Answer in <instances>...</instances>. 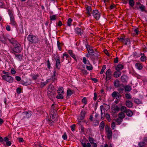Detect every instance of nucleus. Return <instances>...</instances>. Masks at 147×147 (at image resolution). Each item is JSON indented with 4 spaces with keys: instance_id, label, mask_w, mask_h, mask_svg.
<instances>
[{
    "instance_id": "423d86ee",
    "label": "nucleus",
    "mask_w": 147,
    "mask_h": 147,
    "mask_svg": "<svg viewBox=\"0 0 147 147\" xmlns=\"http://www.w3.org/2000/svg\"><path fill=\"white\" fill-rule=\"evenodd\" d=\"M106 78L105 79L106 81H107L111 78L112 72L110 69H108L106 73Z\"/></svg>"
},
{
    "instance_id": "20e7f679",
    "label": "nucleus",
    "mask_w": 147,
    "mask_h": 147,
    "mask_svg": "<svg viewBox=\"0 0 147 147\" xmlns=\"http://www.w3.org/2000/svg\"><path fill=\"white\" fill-rule=\"evenodd\" d=\"M135 8L137 10L140 9L142 11H145V6L142 5L140 2L136 3Z\"/></svg>"
},
{
    "instance_id": "4468645a",
    "label": "nucleus",
    "mask_w": 147,
    "mask_h": 147,
    "mask_svg": "<svg viewBox=\"0 0 147 147\" xmlns=\"http://www.w3.org/2000/svg\"><path fill=\"white\" fill-rule=\"evenodd\" d=\"M121 81L123 82L126 83L127 82L128 77L126 75H123L121 76Z\"/></svg>"
},
{
    "instance_id": "a19ab883",
    "label": "nucleus",
    "mask_w": 147,
    "mask_h": 147,
    "mask_svg": "<svg viewBox=\"0 0 147 147\" xmlns=\"http://www.w3.org/2000/svg\"><path fill=\"white\" fill-rule=\"evenodd\" d=\"M63 94L61 93L58 94V95L56 96V98L59 99H63L64 97Z\"/></svg>"
},
{
    "instance_id": "1a4fd4ad",
    "label": "nucleus",
    "mask_w": 147,
    "mask_h": 147,
    "mask_svg": "<svg viewBox=\"0 0 147 147\" xmlns=\"http://www.w3.org/2000/svg\"><path fill=\"white\" fill-rule=\"evenodd\" d=\"M56 113H50V119L53 122H55L57 120L56 117Z\"/></svg>"
},
{
    "instance_id": "13d9d810",
    "label": "nucleus",
    "mask_w": 147,
    "mask_h": 147,
    "mask_svg": "<svg viewBox=\"0 0 147 147\" xmlns=\"http://www.w3.org/2000/svg\"><path fill=\"white\" fill-rule=\"evenodd\" d=\"M88 140L91 144H92V143H94V140L90 136L88 138Z\"/></svg>"
},
{
    "instance_id": "4d7b16f0",
    "label": "nucleus",
    "mask_w": 147,
    "mask_h": 147,
    "mask_svg": "<svg viewBox=\"0 0 147 147\" xmlns=\"http://www.w3.org/2000/svg\"><path fill=\"white\" fill-rule=\"evenodd\" d=\"M82 102L84 105H86L87 103L86 98L85 97L83 98L82 99Z\"/></svg>"
},
{
    "instance_id": "ea45409f",
    "label": "nucleus",
    "mask_w": 147,
    "mask_h": 147,
    "mask_svg": "<svg viewBox=\"0 0 147 147\" xmlns=\"http://www.w3.org/2000/svg\"><path fill=\"white\" fill-rule=\"evenodd\" d=\"M80 70H81V72L82 74L83 75H86L88 74V73L86 70L83 69H80Z\"/></svg>"
},
{
    "instance_id": "a878e982",
    "label": "nucleus",
    "mask_w": 147,
    "mask_h": 147,
    "mask_svg": "<svg viewBox=\"0 0 147 147\" xmlns=\"http://www.w3.org/2000/svg\"><path fill=\"white\" fill-rule=\"evenodd\" d=\"M68 53L74 59L75 61H76L77 59L75 57V55L73 53L72 50H69L68 51Z\"/></svg>"
},
{
    "instance_id": "b1692460",
    "label": "nucleus",
    "mask_w": 147,
    "mask_h": 147,
    "mask_svg": "<svg viewBox=\"0 0 147 147\" xmlns=\"http://www.w3.org/2000/svg\"><path fill=\"white\" fill-rule=\"evenodd\" d=\"M121 74V72L120 71L117 70L114 72L113 76L115 78H118L120 76Z\"/></svg>"
},
{
    "instance_id": "c756f323",
    "label": "nucleus",
    "mask_w": 147,
    "mask_h": 147,
    "mask_svg": "<svg viewBox=\"0 0 147 147\" xmlns=\"http://www.w3.org/2000/svg\"><path fill=\"white\" fill-rule=\"evenodd\" d=\"M54 94L55 93H47L48 96L51 99L55 98Z\"/></svg>"
},
{
    "instance_id": "864d4df0",
    "label": "nucleus",
    "mask_w": 147,
    "mask_h": 147,
    "mask_svg": "<svg viewBox=\"0 0 147 147\" xmlns=\"http://www.w3.org/2000/svg\"><path fill=\"white\" fill-rule=\"evenodd\" d=\"M72 94V92L71 90L68 89L67 91V96H70Z\"/></svg>"
},
{
    "instance_id": "dca6fc26",
    "label": "nucleus",
    "mask_w": 147,
    "mask_h": 147,
    "mask_svg": "<svg viewBox=\"0 0 147 147\" xmlns=\"http://www.w3.org/2000/svg\"><path fill=\"white\" fill-rule=\"evenodd\" d=\"M8 40L10 43L13 45V46H15V45L18 42L16 40L13 38L9 39Z\"/></svg>"
},
{
    "instance_id": "f03ea898",
    "label": "nucleus",
    "mask_w": 147,
    "mask_h": 147,
    "mask_svg": "<svg viewBox=\"0 0 147 147\" xmlns=\"http://www.w3.org/2000/svg\"><path fill=\"white\" fill-rule=\"evenodd\" d=\"M13 47L12 50L16 53H20L22 49V47L19 42Z\"/></svg>"
},
{
    "instance_id": "3c124183",
    "label": "nucleus",
    "mask_w": 147,
    "mask_h": 147,
    "mask_svg": "<svg viewBox=\"0 0 147 147\" xmlns=\"http://www.w3.org/2000/svg\"><path fill=\"white\" fill-rule=\"evenodd\" d=\"M93 125L95 126H98L99 123V121L97 120H94L93 122Z\"/></svg>"
},
{
    "instance_id": "f3484780",
    "label": "nucleus",
    "mask_w": 147,
    "mask_h": 147,
    "mask_svg": "<svg viewBox=\"0 0 147 147\" xmlns=\"http://www.w3.org/2000/svg\"><path fill=\"white\" fill-rule=\"evenodd\" d=\"M57 75V73H56V71L55 70H54L53 72V75L51 78L53 82H55V81H56L57 80L56 75Z\"/></svg>"
},
{
    "instance_id": "0e129e2a",
    "label": "nucleus",
    "mask_w": 147,
    "mask_h": 147,
    "mask_svg": "<svg viewBox=\"0 0 147 147\" xmlns=\"http://www.w3.org/2000/svg\"><path fill=\"white\" fill-rule=\"evenodd\" d=\"M85 114L86 112L85 111L82 110L81 111L80 113V116H83L85 117Z\"/></svg>"
},
{
    "instance_id": "6ab92c4d",
    "label": "nucleus",
    "mask_w": 147,
    "mask_h": 147,
    "mask_svg": "<svg viewBox=\"0 0 147 147\" xmlns=\"http://www.w3.org/2000/svg\"><path fill=\"white\" fill-rule=\"evenodd\" d=\"M106 133V136L108 139H110L112 138L113 134L112 131L107 132Z\"/></svg>"
},
{
    "instance_id": "f257e3e1",
    "label": "nucleus",
    "mask_w": 147,
    "mask_h": 147,
    "mask_svg": "<svg viewBox=\"0 0 147 147\" xmlns=\"http://www.w3.org/2000/svg\"><path fill=\"white\" fill-rule=\"evenodd\" d=\"M28 40L32 44L37 43L39 42V39L36 36L32 34H29L27 37Z\"/></svg>"
},
{
    "instance_id": "9b49d317",
    "label": "nucleus",
    "mask_w": 147,
    "mask_h": 147,
    "mask_svg": "<svg viewBox=\"0 0 147 147\" xmlns=\"http://www.w3.org/2000/svg\"><path fill=\"white\" fill-rule=\"evenodd\" d=\"M112 96L113 98L116 97L117 99L120 98L121 97V95L118 92L116 91L113 92L112 93Z\"/></svg>"
},
{
    "instance_id": "473e14b6",
    "label": "nucleus",
    "mask_w": 147,
    "mask_h": 147,
    "mask_svg": "<svg viewBox=\"0 0 147 147\" xmlns=\"http://www.w3.org/2000/svg\"><path fill=\"white\" fill-rule=\"evenodd\" d=\"M134 102L136 104L139 105L142 104V100L137 98H135L134 100Z\"/></svg>"
},
{
    "instance_id": "e433bc0d",
    "label": "nucleus",
    "mask_w": 147,
    "mask_h": 147,
    "mask_svg": "<svg viewBox=\"0 0 147 147\" xmlns=\"http://www.w3.org/2000/svg\"><path fill=\"white\" fill-rule=\"evenodd\" d=\"M48 89L49 90H51L52 91H53V90L55 92V91L54 86L53 85H52L51 84H50L48 88Z\"/></svg>"
},
{
    "instance_id": "2eb2a0df",
    "label": "nucleus",
    "mask_w": 147,
    "mask_h": 147,
    "mask_svg": "<svg viewBox=\"0 0 147 147\" xmlns=\"http://www.w3.org/2000/svg\"><path fill=\"white\" fill-rule=\"evenodd\" d=\"M56 105L55 104H53L51 107V108L50 110V113H56L57 111V109H56Z\"/></svg>"
},
{
    "instance_id": "f8f14e48",
    "label": "nucleus",
    "mask_w": 147,
    "mask_h": 147,
    "mask_svg": "<svg viewBox=\"0 0 147 147\" xmlns=\"http://www.w3.org/2000/svg\"><path fill=\"white\" fill-rule=\"evenodd\" d=\"M90 58L93 61H94L95 60L98 61L100 57L99 56L98 54V53H95V55H91Z\"/></svg>"
},
{
    "instance_id": "338daca9",
    "label": "nucleus",
    "mask_w": 147,
    "mask_h": 147,
    "mask_svg": "<svg viewBox=\"0 0 147 147\" xmlns=\"http://www.w3.org/2000/svg\"><path fill=\"white\" fill-rule=\"evenodd\" d=\"M134 34H135L137 35H138V34H139V32L138 28H137L134 29Z\"/></svg>"
},
{
    "instance_id": "0eeeda50",
    "label": "nucleus",
    "mask_w": 147,
    "mask_h": 147,
    "mask_svg": "<svg viewBox=\"0 0 147 147\" xmlns=\"http://www.w3.org/2000/svg\"><path fill=\"white\" fill-rule=\"evenodd\" d=\"M56 58L57 59L56 61L55 66L57 69L59 70L61 66L60 58L58 56H56ZM55 59L56 60V58H55Z\"/></svg>"
},
{
    "instance_id": "5fc2aeb1",
    "label": "nucleus",
    "mask_w": 147,
    "mask_h": 147,
    "mask_svg": "<svg viewBox=\"0 0 147 147\" xmlns=\"http://www.w3.org/2000/svg\"><path fill=\"white\" fill-rule=\"evenodd\" d=\"M106 133L112 131L110 127L108 125H106L105 127Z\"/></svg>"
},
{
    "instance_id": "49530a36",
    "label": "nucleus",
    "mask_w": 147,
    "mask_h": 147,
    "mask_svg": "<svg viewBox=\"0 0 147 147\" xmlns=\"http://www.w3.org/2000/svg\"><path fill=\"white\" fill-rule=\"evenodd\" d=\"M106 66L105 65H103L102 67V69L101 71H100V74H102L104 72L105 70L106 69Z\"/></svg>"
},
{
    "instance_id": "8fccbe9b",
    "label": "nucleus",
    "mask_w": 147,
    "mask_h": 147,
    "mask_svg": "<svg viewBox=\"0 0 147 147\" xmlns=\"http://www.w3.org/2000/svg\"><path fill=\"white\" fill-rule=\"evenodd\" d=\"M15 56L16 57H17L19 60L21 61L22 60V56L20 54H18V55H16L15 54Z\"/></svg>"
},
{
    "instance_id": "7ed1b4c3",
    "label": "nucleus",
    "mask_w": 147,
    "mask_h": 147,
    "mask_svg": "<svg viewBox=\"0 0 147 147\" xmlns=\"http://www.w3.org/2000/svg\"><path fill=\"white\" fill-rule=\"evenodd\" d=\"M2 78L4 80L10 83L13 82L14 80L12 77L9 75H3Z\"/></svg>"
},
{
    "instance_id": "4c0bfd02",
    "label": "nucleus",
    "mask_w": 147,
    "mask_h": 147,
    "mask_svg": "<svg viewBox=\"0 0 147 147\" xmlns=\"http://www.w3.org/2000/svg\"><path fill=\"white\" fill-rule=\"evenodd\" d=\"M31 76L33 80H36L39 77V75L38 74L31 75Z\"/></svg>"
},
{
    "instance_id": "393cba45",
    "label": "nucleus",
    "mask_w": 147,
    "mask_h": 147,
    "mask_svg": "<svg viewBox=\"0 0 147 147\" xmlns=\"http://www.w3.org/2000/svg\"><path fill=\"white\" fill-rule=\"evenodd\" d=\"M105 126V122L103 121H102L100 123L99 126L100 129V131H102L104 130Z\"/></svg>"
},
{
    "instance_id": "c9c22d12",
    "label": "nucleus",
    "mask_w": 147,
    "mask_h": 147,
    "mask_svg": "<svg viewBox=\"0 0 147 147\" xmlns=\"http://www.w3.org/2000/svg\"><path fill=\"white\" fill-rule=\"evenodd\" d=\"M57 46L59 50L61 51V47L63 45V44L61 43L59 41H57Z\"/></svg>"
},
{
    "instance_id": "412c9836",
    "label": "nucleus",
    "mask_w": 147,
    "mask_h": 147,
    "mask_svg": "<svg viewBox=\"0 0 147 147\" xmlns=\"http://www.w3.org/2000/svg\"><path fill=\"white\" fill-rule=\"evenodd\" d=\"M86 13L88 16H90L91 13L90 12L91 11L92 9L90 6H87L86 7Z\"/></svg>"
},
{
    "instance_id": "6e6552de",
    "label": "nucleus",
    "mask_w": 147,
    "mask_h": 147,
    "mask_svg": "<svg viewBox=\"0 0 147 147\" xmlns=\"http://www.w3.org/2000/svg\"><path fill=\"white\" fill-rule=\"evenodd\" d=\"M92 14L95 18H99L100 17V13L97 10H94L92 11Z\"/></svg>"
},
{
    "instance_id": "680f3d73",
    "label": "nucleus",
    "mask_w": 147,
    "mask_h": 147,
    "mask_svg": "<svg viewBox=\"0 0 147 147\" xmlns=\"http://www.w3.org/2000/svg\"><path fill=\"white\" fill-rule=\"evenodd\" d=\"M144 142H140L138 144L139 147H144Z\"/></svg>"
},
{
    "instance_id": "9d476101",
    "label": "nucleus",
    "mask_w": 147,
    "mask_h": 147,
    "mask_svg": "<svg viewBox=\"0 0 147 147\" xmlns=\"http://www.w3.org/2000/svg\"><path fill=\"white\" fill-rule=\"evenodd\" d=\"M23 114L25 117L29 118L31 117L32 114V113L30 111H25L23 113Z\"/></svg>"
},
{
    "instance_id": "a211bd4d",
    "label": "nucleus",
    "mask_w": 147,
    "mask_h": 147,
    "mask_svg": "<svg viewBox=\"0 0 147 147\" xmlns=\"http://www.w3.org/2000/svg\"><path fill=\"white\" fill-rule=\"evenodd\" d=\"M135 67H136L139 70H141L143 68L142 64L140 63H136Z\"/></svg>"
},
{
    "instance_id": "e2e57ef3",
    "label": "nucleus",
    "mask_w": 147,
    "mask_h": 147,
    "mask_svg": "<svg viewBox=\"0 0 147 147\" xmlns=\"http://www.w3.org/2000/svg\"><path fill=\"white\" fill-rule=\"evenodd\" d=\"M86 68L88 70L90 71L92 70L93 69V68L92 65H91L90 66L87 65L86 66Z\"/></svg>"
},
{
    "instance_id": "7c9ffc66",
    "label": "nucleus",
    "mask_w": 147,
    "mask_h": 147,
    "mask_svg": "<svg viewBox=\"0 0 147 147\" xmlns=\"http://www.w3.org/2000/svg\"><path fill=\"white\" fill-rule=\"evenodd\" d=\"M114 86L116 87H118L119 86V81L118 80H116L114 81Z\"/></svg>"
},
{
    "instance_id": "de8ad7c7",
    "label": "nucleus",
    "mask_w": 147,
    "mask_h": 147,
    "mask_svg": "<svg viewBox=\"0 0 147 147\" xmlns=\"http://www.w3.org/2000/svg\"><path fill=\"white\" fill-rule=\"evenodd\" d=\"M129 5L131 7H133L134 5V0H129Z\"/></svg>"
},
{
    "instance_id": "ddd939ff",
    "label": "nucleus",
    "mask_w": 147,
    "mask_h": 147,
    "mask_svg": "<svg viewBox=\"0 0 147 147\" xmlns=\"http://www.w3.org/2000/svg\"><path fill=\"white\" fill-rule=\"evenodd\" d=\"M9 39L4 35H1L0 36V41L4 44H5L7 40Z\"/></svg>"
},
{
    "instance_id": "a18cd8bd",
    "label": "nucleus",
    "mask_w": 147,
    "mask_h": 147,
    "mask_svg": "<svg viewBox=\"0 0 147 147\" xmlns=\"http://www.w3.org/2000/svg\"><path fill=\"white\" fill-rule=\"evenodd\" d=\"M10 24L13 26L17 25V24L15 21L14 19H11Z\"/></svg>"
},
{
    "instance_id": "aec40b11",
    "label": "nucleus",
    "mask_w": 147,
    "mask_h": 147,
    "mask_svg": "<svg viewBox=\"0 0 147 147\" xmlns=\"http://www.w3.org/2000/svg\"><path fill=\"white\" fill-rule=\"evenodd\" d=\"M126 105L128 108H131L133 106L132 102L129 100H127L125 102Z\"/></svg>"
},
{
    "instance_id": "4be33fe9",
    "label": "nucleus",
    "mask_w": 147,
    "mask_h": 147,
    "mask_svg": "<svg viewBox=\"0 0 147 147\" xmlns=\"http://www.w3.org/2000/svg\"><path fill=\"white\" fill-rule=\"evenodd\" d=\"M125 113H126V115L129 117H131L133 115V112L129 109H127Z\"/></svg>"
},
{
    "instance_id": "2f4dec72",
    "label": "nucleus",
    "mask_w": 147,
    "mask_h": 147,
    "mask_svg": "<svg viewBox=\"0 0 147 147\" xmlns=\"http://www.w3.org/2000/svg\"><path fill=\"white\" fill-rule=\"evenodd\" d=\"M75 30L76 34H80L81 35L82 30L81 28L77 27L75 29Z\"/></svg>"
},
{
    "instance_id": "603ef678",
    "label": "nucleus",
    "mask_w": 147,
    "mask_h": 147,
    "mask_svg": "<svg viewBox=\"0 0 147 147\" xmlns=\"http://www.w3.org/2000/svg\"><path fill=\"white\" fill-rule=\"evenodd\" d=\"M9 14L10 16V18H14V16H13V13L12 12L10 11H9Z\"/></svg>"
},
{
    "instance_id": "cd10ccee",
    "label": "nucleus",
    "mask_w": 147,
    "mask_h": 147,
    "mask_svg": "<svg viewBox=\"0 0 147 147\" xmlns=\"http://www.w3.org/2000/svg\"><path fill=\"white\" fill-rule=\"evenodd\" d=\"M131 90V86L129 85H126L125 87V92H130Z\"/></svg>"
},
{
    "instance_id": "5701e85b",
    "label": "nucleus",
    "mask_w": 147,
    "mask_h": 147,
    "mask_svg": "<svg viewBox=\"0 0 147 147\" xmlns=\"http://www.w3.org/2000/svg\"><path fill=\"white\" fill-rule=\"evenodd\" d=\"M124 66L121 64L118 65L115 67V69L117 70L120 71L123 68Z\"/></svg>"
},
{
    "instance_id": "6e6d98bb",
    "label": "nucleus",
    "mask_w": 147,
    "mask_h": 147,
    "mask_svg": "<svg viewBox=\"0 0 147 147\" xmlns=\"http://www.w3.org/2000/svg\"><path fill=\"white\" fill-rule=\"evenodd\" d=\"M72 21V20L71 19H68L67 22V26H71Z\"/></svg>"
},
{
    "instance_id": "c85d7f7f",
    "label": "nucleus",
    "mask_w": 147,
    "mask_h": 147,
    "mask_svg": "<svg viewBox=\"0 0 147 147\" xmlns=\"http://www.w3.org/2000/svg\"><path fill=\"white\" fill-rule=\"evenodd\" d=\"M82 145L83 147H91L90 144L88 142L86 144L85 142H82Z\"/></svg>"
},
{
    "instance_id": "c03bdc74",
    "label": "nucleus",
    "mask_w": 147,
    "mask_h": 147,
    "mask_svg": "<svg viewBox=\"0 0 147 147\" xmlns=\"http://www.w3.org/2000/svg\"><path fill=\"white\" fill-rule=\"evenodd\" d=\"M125 96L126 98L130 99L131 98V96L129 93L127 92L125 94Z\"/></svg>"
},
{
    "instance_id": "39448f33",
    "label": "nucleus",
    "mask_w": 147,
    "mask_h": 147,
    "mask_svg": "<svg viewBox=\"0 0 147 147\" xmlns=\"http://www.w3.org/2000/svg\"><path fill=\"white\" fill-rule=\"evenodd\" d=\"M86 47L87 49L88 53L90 55V56L94 55V51L93 49V47L90 46L88 45H86Z\"/></svg>"
},
{
    "instance_id": "bb28decb",
    "label": "nucleus",
    "mask_w": 147,
    "mask_h": 147,
    "mask_svg": "<svg viewBox=\"0 0 147 147\" xmlns=\"http://www.w3.org/2000/svg\"><path fill=\"white\" fill-rule=\"evenodd\" d=\"M57 92L58 94L61 93L64 94V92L63 87H59L57 90Z\"/></svg>"
},
{
    "instance_id": "37998d69",
    "label": "nucleus",
    "mask_w": 147,
    "mask_h": 147,
    "mask_svg": "<svg viewBox=\"0 0 147 147\" xmlns=\"http://www.w3.org/2000/svg\"><path fill=\"white\" fill-rule=\"evenodd\" d=\"M123 120L122 119L120 118H118L116 120V121L117 123V124L119 125L121 123V122L123 121Z\"/></svg>"
},
{
    "instance_id": "58836bf2",
    "label": "nucleus",
    "mask_w": 147,
    "mask_h": 147,
    "mask_svg": "<svg viewBox=\"0 0 147 147\" xmlns=\"http://www.w3.org/2000/svg\"><path fill=\"white\" fill-rule=\"evenodd\" d=\"M127 110V109L126 107L124 106H121L120 108V110L121 112L123 113H125Z\"/></svg>"
},
{
    "instance_id": "69168bd1",
    "label": "nucleus",
    "mask_w": 147,
    "mask_h": 147,
    "mask_svg": "<svg viewBox=\"0 0 147 147\" xmlns=\"http://www.w3.org/2000/svg\"><path fill=\"white\" fill-rule=\"evenodd\" d=\"M21 84L24 85L25 86H27L29 84H28V82H25L23 80H22L21 81Z\"/></svg>"
},
{
    "instance_id": "72a5a7b5",
    "label": "nucleus",
    "mask_w": 147,
    "mask_h": 147,
    "mask_svg": "<svg viewBox=\"0 0 147 147\" xmlns=\"http://www.w3.org/2000/svg\"><path fill=\"white\" fill-rule=\"evenodd\" d=\"M124 113L122 112L119 113L118 114L119 118L120 119H123L124 118L125 116Z\"/></svg>"
},
{
    "instance_id": "774afa93",
    "label": "nucleus",
    "mask_w": 147,
    "mask_h": 147,
    "mask_svg": "<svg viewBox=\"0 0 147 147\" xmlns=\"http://www.w3.org/2000/svg\"><path fill=\"white\" fill-rule=\"evenodd\" d=\"M22 89L20 88H18L16 89V92L18 94H20L21 93Z\"/></svg>"
},
{
    "instance_id": "bf43d9fd",
    "label": "nucleus",
    "mask_w": 147,
    "mask_h": 147,
    "mask_svg": "<svg viewBox=\"0 0 147 147\" xmlns=\"http://www.w3.org/2000/svg\"><path fill=\"white\" fill-rule=\"evenodd\" d=\"M47 121L48 122L49 125L51 126H53V123L54 122H53L50 119H47Z\"/></svg>"
},
{
    "instance_id": "f704fd0d",
    "label": "nucleus",
    "mask_w": 147,
    "mask_h": 147,
    "mask_svg": "<svg viewBox=\"0 0 147 147\" xmlns=\"http://www.w3.org/2000/svg\"><path fill=\"white\" fill-rule=\"evenodd\" d=\"M123 43H124L126 45H127L128 44H129L130 43L129 38H125Z\"/></svg>"
},
{
    "instance_id": "79ce46f5",
    "label": "nucleus",
    "mask_w": 147,
    "mask_h": 147,
    "mask_svg": "<svg viewBox=\"0 0 147 147\" xmlns=\"http://www.w3.org/2000/svg\"><path fill=\"white\" fill-rule=\"evenodd\" d=\"M105 117L108 121L110 122L111 121V117L110 115L108 113H106L105 115Z\"/></svg>"
},
{
    "instance_id": "052dcab7",
    "label": "nucleus",
    "mask_w": 147,
    "mask_h": 147,
    "mask_svg": "<svg viewBox=\"0 0 147 147\" xmlns=\"http://www.w3.org/2000/svg\"><path fill=\"white\" fill-rule=\"evenodd\" d=\"M125 37V36L122 37H119L118 38V39L119 40L123 43Z\"/></svg>"
},
{
    "instance_id": "09e8293b",
    "label": "nucleus",
    "mask_w": 147,
    "mask_h": 147,
    "mask_svg": "<svg viewBox=\"0 0 147 147\" xmlns=\"http://www.w3.org/2000/svg\"><path fill=\"white\" fill-rule=\"evenodd\" d=\"M147 60V57L145 56H142L140 58L141 61L144 62Z\"/></svg>"
}]
</instances>
